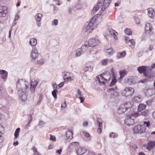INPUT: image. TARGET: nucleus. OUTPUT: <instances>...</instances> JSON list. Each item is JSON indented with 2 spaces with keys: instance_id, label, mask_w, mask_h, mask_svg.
<instances>
[{
  "instance_id": "f257e3e1",
  "label": "nucleus",
  "mask_w": 155,
  "mask_h": 155,
  "mask_svg": "<svg viewBox=\"0 0 155 155\" xmlns=\"http://www.w3.org/2000/svg\"><path fill=\"white\" fill-rule=\"evenodd\" d=\"M29 84L24 79L18 81L17 83V89L19 97L22 102L26 101L27 99L26 91L28 88Z\"/></svg>"
},
{
  "instance_id": "f03ea898",
  "label": "nucleus",
  "mask_w": 155,
  "mask_h": 155,
  "mask_svg": "<svg viewBox=\"0 0 155 155\" xmlns=\"http://www.w3.org/2000/svg\"><path fill=\"white\" fill-rule=\"evenodd\" d=\"M111 2V0H100L95 5L92 11V14H94L102 5L101 8L102 10L104 11L107 7Z\"/></svg>"
},
{
  "instance_id": "7ed1b4c3",
  "label": "nucleus",
  "mask_w": 155,
  "mask_h": 155,
  "mask_svg": "<svg viewBox=\"0 0 155 155\" xmlns=\"http://www.w3.org/2000/svg\"><path fill=\"white\" fill-rule=\"evenodd\" d=\"M111 78L110 75L108 72H106L99 75L97 77L99 83L101 84L110 81Z\"/></svg>"
},
{
  "instance_id": "20e7f679",
  "label": "nucleus",
  "mask_w": 155,
  "mask_h": 155,
  "mask_svg": "<svg viewBox=\"0 0 155 155\" xmlns=\"http://www.w3.org/2000/svg\"><path fill=\"white\" fill-rule=\"evenodd\" d=\"M97 19V17L94 16L91 19L90 21L87 23V26L85 28V31H87L90 29H91V31L93 30L97 26L96 23V20Z\"/></svg>"
},
{
  "instance_id": "39448f33",
  "label": "nucleus",
  "mask_w": 155,
  "mask_h": 155,
  "mask_svg": "<svg viewBox=\"0 0 155 155\" xmlns=\"http://www.w3.org/2000/svg\"><path fill=\"white\" fill-rule=\"evenodd\" d=\"M134 89L131 87H126L121 92L122 96L125 97L132 96L134 93Z\"/></svg>"
},
{
  "instance_id": "423d86ee",
  "label": "nucleus",
  "mask_w": 155,
  "mask_h": 155,
  "mask_svg": "<svg viewBox=\"0 0 155 155\" xmlns=\"http://www.w3.org/2000/svg\"><path fill=\"white\" fill-rule=\"evenodd\" d=\"M139 114L137 112L133 113L125 120V123L127 125H133L134 123V118L137 117Z\"/></svg>"
},
{
  "instance_id": "0eeeda50",
  "label": "nucleus",
  "mask_w": 155,
  "mask_h": 155,
  "mask_svg": "<svg viewBox=\"0 0 155 155\" xmlns=\"http://www.w3.org/2000/svg\"><path fill=\"white\" fill-rule=\"evenodd\" d=\"M63 77L65 82H68L73 80L74 79L73 74L70 72H65Z\"/></svg>"
},
{
  "instance_id": "6e6552de",
  "label": "nucleus",
  "mask_w": 155,
  "mask_h": 155,
  "mask_svg": "<svg viewBox=\"0 0 155 155\" xmlns=\"http://www.w3.org/2000/svg\"><path fill=\"white\" fill-rule=\"evenodd\" d=\"M146 128L143 125H138L135 126L133 128V131L135 133L141 134L145 131Z\"/></svg>"
},
{
  "instance_id": "1a4fd4ad",
  "label": "nucleus",
  "mask_w": 155,
  "mask_h": 155,
  "mask_svg": "<svg viewBox=\"0 0 155 155\" xmlns=\"http://www.w3.org/2000/svg\"><path fill=\"white\" fill-rule=\"evenodd\" d=\"M8 12V7L5 6H0V17H4Z\"/></svg>"
},
{
  "instance_id": "9d476101",
  "label": "nucleus",
  "mask_w": 155,
  "mask_h": 155,
  "mask_svg": "<svg viewBox=\"0 0 155 155\" xmlns=\"http://www.w3.org/2000/svg\"><path fill=\"white\" fill-rule=\"evenodd\" d=\"M100 43V41L98 39H91L88 41L89 45L90 47H94Z\"/></svg>"
},
{
  "instance_id": "9b49d317",
  "label": "nucleus",
  "mask_w": 155,
  "mask_h": 155,
  "mask_svg": "<svg viewBox=\"0 0 155 155\" xmlns=\"http://www.w3.org/2000/svg\"><path fill=\"white\" fill-rule=\"evenodd\" d=\"M149 67L147 66H141L137 68V70L139 73H143V74L146 73V72L148 71L149 69Z\"/></svg>"
},
{
  "instance_id": "f8f14e48",
  "label": "nucleus",
  "mask_w": 155,
  "mask_h": 155,
  "mask_svg": "<svg viewBox=\"0 0 155 155\" xmlns=\"http://www.w3.org/2000/svg\"><path fill=\"white\" fill-rule=\"evenodd\" d=\"M73 133L70 131H67L64 137V139L66 142L69 141L73 138Z\"/></svg>"
},
{
  "instance_id": "ddd939ff",
  "label": "nucleus",
  "mask_w": 155,
  "mask_h": 155,
  "mask_svg": "<svg viewBox=\"0 0 155 155\" xmlns=\"http://www.w3.org/2000/svg\"><path fill=\"white\" fill-rule=\"evenodd\" d=\"M144 75L145 77L147 79H152L155 76V74L154 72H153L149 68V69L148 70V71H147L144 74Z\"/></svg>"
},
{
  "instance_id": "4468645a",
  "label": "nucleus",
  "mask_w": 155,
  "mask_h": 155,
  "mask_svg": "<svg viewBox=\"0 0 155 155\" xmlns=\"http://www.w3.org/2000/svg\"><path fill=\"white\" fill-rule=\"evenodd\" d=\"M145 30L147 34H151L153 32V28L150 23H148L146 25Z\"/></svg>"
},
{
  "instance_id": "2eb2a0df",
  "label": "nucleus",
  "mask_w": 155,
  "mask_h": 155,
  "mask_svg": "<svg viewBox=\"0 0 155 155\" xmlns=\"http://www.w3.org/2000/svg\"><path fill=\"white\" fill-rule=\"evenodd\" d=\"M77 153L78 155H82L86 151V149L81 147L79 146L76 148Z\"/></svg>"
},
{
  "instance_id": "dca6fc26",
  "label": "nucleus",
  "mask_w": 155,
  "mask_h": 155,
  "mask_svg": "<svg viewBox=\"0 0 155 155\" xmlns=\"http://www.w3.org/2000/svg\"><path fill=\"white\" fill-rule=\"evenodd\" d=\"M38 81L34 80L32 81L31 82L30 89L31 93L35 92V89L38 84Z\"/></svg>"
},
{
  "instance_id": "f3484780",
  "label": "nucleus",
  "mask_w": 155,
  "mask_h": 155,
  "mask_svg": "<svg viewBox=\"0 0 155 155\" xmlns=\"http://www.w3.org/2000/svg\"><path fill=\"white\" fill-rule=\"evenodd\" d=\"M38 56V50L36 48H34L31 52V57L32 58V60H35Z\"/></svg>"
},
{
  "instance_id": "a211bd4d",
  "label": "nucleus",
  "mask_w": 155,
  "mask_h": 155,
  "mask_svg": "<svg viewBox=\"0 0 155 155\" xmlns=\"http://www.w3.org/2000/svg\"><path fill=\"white\" fill-rule=\"evenodd\" d=\"M127 110L125 107V106L123 104H121L118 108L117 112L119 114H121Z\"/></svg>"
},
{
  "instance_id": "6ab92c4d",
  "label": "nucleus",
  "mask_w": 155,
  "mask_h": 155,
  "mask_svg": "<svg viewBox=\"0 0 155 155\" xmlns=\"http://www.w3.org/2000/svg\"><path fill=\"white\" fill-rule=\"evenodd\" d=\"M155 146V141H151L148 142L146 147L147 149L149 150Z\"/></svg>"
},
{
  "instance_id": "aec40b11",
  "label": "nucleus",
  "mask_w": 155,
  "mask_h": 155,
  "mask_svg": "<svg viewBox=\"0 0 155 155\" xmlns=\"http://www.w3.org/2000/svg\"><path fill=\"white\" fill-rule=\"evenodd\" d=\"M147 10L148 16L150 18H153L155 15L154 10L152 8H149Z\"/></svg>"
},
{
  "instance_id": "412c9836",
  "label": "nucleus",
  "mask_w": 155,
  "mask_h": 155,
  "mask_svg": "<svg viewBox=\"0 0 155 155\" xmlns=\"http://www.w3.org/2000/svg\"><path fill=\"white\" fill-rule=\"evenodd\" d=\"M114 90V89H112V88L109 89V91L111 94V97L112 98H114L115 97L117 96L119 94L117 91Z\"/></svg>"
},
{
  "instance_id": "4be33fe9",
  "label": "nucleus",
  "mask_w": 155,
  "mask_h": 155,
  "mask_svg": "<svg viewBox=\"0 0 155 155\" xmlns=\"http://www.w3.org/2000/svg\"><path fill=\"white\" fill-rule=\"evenodd\" d=\"M110 71L111 72H112L113 77L112 78V80L111 82L110 86H112L114 85L116 82V80L115 79V77L114 76V73L113 72V68L111 69Z\"/></svg>"
},
{
  "instance_id": "5701e85b",
  "label": "nucleus",
  "mask_w": 155,
  "mask_h": 155,
  "mask_svg": "<svg viewBox=\"0 0 155 155\" xmlns=\"http://www.w3.org/2000/svg\"><path fill=\"white\" fill-rule=\"evenodd\" d=\"M142 99V98L140 95H138L137 96H135L133 99V102H140Z\"/></svg>"
},
{
  "instance_id": "b1692460",
  "label": "nucleus",
  "mask_w": 155,
  "mask_h": 155,
  "mask_svg": "<svg viewBox=\"0 0 155 155\" xmlns=\"http://www.w3.org/2000/svg\"><path fill=\"white\" fill-rule=\"evenodd\" d=\"M29 43L30 45L32 46H35L37 44V40L35 38H31L30 40Z\"/></svg>"
},
{
  "instance_id": "393cba45",
  "label": "nucleus",
  "mask_w": 155,
  "mask_h": 155,
  "mask_svg": "<svg viewBox=\"0 0 155 155\" xmlns=\"http://www.w3.org/2000/svg\"><path fill=\"white\" fill-rule=\"evenodd\" d=\"M134 79V77H128L125 79V82L126 84H130L131 83L134 84V82L132 80Z\"/></svg>"
},
{
  "instance_id": "a878e982",
  "label": "nucleus",
  "mask_w": 155,
  "mask_h": 155,
  "mask_svg": "<svg viewBox=\"0 0 155 155\" xmlns=\"http://www.w3.org/2000/svg\"><path fill=\"white\" fill-rule=\"evenodd\" d=\"M146 105L143 104H140L138 107V111L141 112V111L145 109Z\"/></svg>"
},
{
  "instance_id": "bb28decb",
  "label": "nucleus",
  "mask_w": 155,
  "mask_h": 155,
  "mask_svg": "<svg viewBox=\"0 0 155 155\" xmlns=\"http://www.w3.org/2000/svg\"><path fill=\"white\" fill-rule=\"evenodd\" d=\"M126 52L125 51L122 52H119L117 53V57L118 59L121 58L125 56L126 55Z\"/></svg>"
},
{
  "instance_id": "cd10ccee",
  "label": "nucleus",
  "mask_w": 155,
  "mask_h": 155,
  "mask_svg": "<svg viewBox=\"0 0 155 155\" xmlns=\"http://www.w3.org/2000/svg\"><path fill=\"white\" fill-rule=\"evenodd\" d=\"M109 32L110 34L112 35L115 40L117 39V37L116 36V35L117 34L115 30H111Z\"/></svg>"
},
{
  "instance_id": "c85d7f7f",
  "label": "nucleus",
  "mask_w": 155,
  "mask_h": 155,
  "mask_svg": "<svg viewBox=\"0 0 155 155\" xmlns=\"http://www.w3.org/2000/svg\"><path fill=\"white\" fill-rule=\"evenodd\" d=\"M107 53L109 55H112L114 52V51L111 48H109L106 50Z\"/></svg>"
},
{
  "instance_id": "c756f323",
  "label": "nucleus",
  "mask_w": 155,
  "mask_h": 155,
  "mask_svg": "<svg viewBox=\"0 0 155 155\" xmlns=\"http://www.w3.org/2000/svg\"><path fill=\"white\" fill-rule=\"evenodd\" d=\"M42 16V15L41 14L38 13L35 16V18L37 21H41Z\"/></svg>"
},
{
  "instance_id": "7c9ffc66",
  "label": "nucleus",
  "mask_w": 155,
  "mask_h": 155,
  "mask_svg": "<svg viewBox=\"0 0 155 155\" xmlns=\"http://www.w3.org/2000/svg\"><path fill=\"white\" fill-rule=\"evenodd\" d=\"M88 47L87 45H84L80 48L81 49L82 52L84 53L86 51Z\"/></svg>"
},
{
  "instance_id": "2f4dec72",
  "label": "nucleus",
  "mask_w": 155,
  "mask_h": 155,
  "mask_svg": "<svg viewBox=\"0 0 155 155\" xmlns=\"http://www.w3.org/2000/svg\"><path fill=\"white\" fill-rule=\"evenodd\" d=\"M126 107V108L127 110V109L128 108H130L132 107L133 104L130 102H128L126 103L123 104Z\"/></svg>"
},
{
  "instance_id": "473e14b6",
  "label": "nucleus",
  "mask_w": 155,
  "mask_h": 155,
  "mask_svg": "<svg viewBox=\"0 0 155 155\" xmlns=\"http://www.w3.org/2000/svg\"><path fill=\"white\" fill-rule=\"evenodd\" d=\"M20 128H18L16 129L14 134L15 138L16 139L18 137L19 135V132H20Z\"/></svg>"
},
{
  "instance_id": "72a5a7b5",
  "label": "nucleus",
  "mask_w": 155,
  "mask_h": 155,
  "mask_svg": "<svg viewBox=\"0 0 155 155\" xmlns=\"http://www.w3.org/2000/svg\"><path fill=\"white\" fill-rule=\"evenodd\" d=\"M83 53L82 52L81 49L80 48L78 49L76 51V55L77 56H79L81 54H83Z\"/></svg>"
},
{
  "instance_id": "f704fd0d",
  "label": "nucleus",
  "mask_w": 155,
  "mask_h": 155,
  "mask_svg": "<svg viewBox=\"0 0 155 155\" xmlns=\"http://www.w3.org/2000/svg\"><path fill=\"white\" fill-rule=\"evenodd\" d=\"M153 90L152 89H149L147 90L146 91H145V92L148 96L151 95Z\"/></svg>"
},
{
  "instance_id": "c9c22d12",
  "label": "nucleus",
  "mask_w": 155,
  "mask_h": 155,
  "mask_svg": "<svg viewBox=\"0 0 155 155\" xmlns=\"http://www.w3.org/2000/svg\"><path fill=\"white\" fill-rule=\"evenodd\" d=\"M143 123V124L142 125H143L144 127H145V126H146L147 127H149L150 124L149 121H144Z\"/></svg>"
},
{
  "instance_id": "e433bc0d",
  "label": "nucleus",
  "mask_w": 155,
  "mask_h": 155,
  "mask_svg": "<svg viewBox=\"0 0 155 155\" xmlns=\"http://www.w3.org/2000/svg\"><path fill=\"white\" fill-rule=\"evenodd\" d=\"M128 43L130 47L132 48L131 46L134 45L135 44V42L133 39L129 40V41L127 42Z\"/></svg>"
},
{
  "instance_id": "4c0bfd02",
  "label": "nucleus",
  "mask_w": 155,
  "mask_h": 155,
  "mask_svg": "<svg viewBox=\"0 0 155 155\" xmlns=\"http://www.w3.org/2000/svg\"><path fill=\"white\" fill-rule=\"evenodd\" d=\"M119 73L120 75V78H123L125 75V71L124 70L121 71H120Z\"/></svg>"
},
{
  "instance_id": "58836bf2",
  "label": "nucleus",
  "mask_w": 155,
  "mask_h": 155,
  "mask_svg": "<svg viewBox=\"0 0 155 155\" xmlns=\"http://www.w3.org/2000/svg\"><path fill=\"white\" fill-rule=\"evenodd\" d=\"M124 32L127 35H130L131 34L132 32L131 30L129 28H127L124 30Z\"/></svg>"
},
{
  "instance_id": "ea45409f",
  "label": "nucleus",
  "mask_w": 155,
  "mask_h": 155,
  "mask_svg": "<svg viewBox=\"0 0 155 155\" xmlns=\"http://www.w3.org/2000/svg\"><path fill=\"white\" fill-rule=\"evenodd\" d=\"M34 152V155H39L40 154H39L37 151V149L35 147H33L32 149Z\"/></svg>"
},
{
  "instance_id": "a19ab883",
  "label": "nucleus",
  "mask_w": 155,
  "mask_h": 155,
  "mask_svg": "<svg viewBox=\"0 0 155 155\" xmlns=\"http://www.w3.org/2000/svg\"><path fill=\"white\" fill-rule=\"evenodd\" d=\"M67 104L66 101H64V102L61 105V108L62 110H64L67 107Z\"/></svg>"
},
{
  "instance_id": "79ce46f5",
  "label": "nucleus",
  "mask_w": 155,
  "mask_h": 155,
  "mask_svg": "<svg viewBox=\"0 0 155 155\" xmlns=\"http://www.w3.org/2000/svg\"><path fill=\"white\" fill-rule=\"evenodd\" d=\"M109 61L108 59H103L101 61V63L103 65H106L107 62Z\"/></svg>"
},
{
  "instance_id": "37998d69",
  "label": "nucleus",
  "mask_w": 155,
  "mask_h": 155,
  "mask_svg": "<svg viewBox=\"0 0 155 155\" xmlns=\"http://www.w3.org/2000/svg\"><path fill=\"white\" fill-rule=\"evenodd\" d=\"M71 145L74 147H78L79 145V143L77 142H73L71 143Z\"/></svg>"
},
{
  "instance_id": "c03bdc74",
  "label": "nucleus",
  "mask_w": 155,
  "mask_h": 155,
  "mask_svg": "<svg viewBox=\"0 0 155 155\" xmlns=\"http://www.w3.org/2000/svg\"><path fill=\"white\" fill-rule=\"evenodd\" d=\"M57 91V90L56 89H54L52 91V95L54 98H57L56 92Z\"/></svg>"
},
{
  "instance_id": "a18cd8bd",
  "label": "nucleus",
  "mask_w": 155,
  "mask_h": 155,
  "mask_svg": "<svg viewBox=\"0 0 155 155\" xmlns=\"http://www.w3.org/2000/svg\"><path fill=\"white\" fill-rule=\"evenodd\" d=\"M8 76V72H6L5 73L3 74L2 76L1 77L2 78L5 80L7 78Z\"/></svg>"
},
{
  "instance_id": "49530a36",
  "label": "nucleus",
  "mask_w": 155,
  "mask_h": 155,
  "mask_svg": "<svg viewBox=\"0 0 155 155\" xmlns=\"http://www.w3.org/2000/svg\"><path fill=\"white\" fill-rule=\"evenodd\" d=\"M37 63L38 64L41 65L44 63V61L43 59H40L37 61Z\"/></svg>"
},
{
  "instance_id": "de8ad7c7",
  "label": "nucleus",
  "mask_w": 155,
  "mask_h": 155,
  "mask_svg": "<svg viewBox=\"0 0 155 155\" xmlns=\"http://www.w3.org/2000/svg\"><path fill=\"white\" fill-rule=\"evenodd\" d=\"M50 139L52 140L53 141H56V138L55 136H54L51 135H50Z\"/></svg>"
},
{
  "instance_id": "09e8293b",
  "label": "nucleus",
  "mask_w": 155,
  "mask_h": 155,
  "mask_svg": "<svg viewBox=\"0 0 155 155\" xmlns=\"http://www.w3.org/2000/svg\"><path fill=\"white\" fill-rule=\"evenodd\" d=\"M78 94L80 96H82L83 95V94L82 93V92L79 89L78 90Z\"/></svg>"
},
{
  "instance_id": "8fccbe9b",
  "label": "nucleus",
  "mask_w": 155,
  "mask_h": 155,
  "mask_svg": "<svg viewBox=\"0 0 155 155\" xmlns=\"http://www.w3.org/2000/svg\"><path fill=\"white\" fill-rule=\"evenodd\" d=\"M135 21L137 24H139L140 22V20L138 18H135Z\"/></svg>"
},
{
  "instance_id": "3c124183",
  "label": "nucleus",
  "mask_w": 155,
  "mask_h": 155,
  "mask_svg": "<svg viewBox=\"0 0 155 155\" xmlns=\"http://www.w3.org/2000/svg\"><path fill=\"white\" fill-rule=\"evenodd\" d=\"M110 137L115 138V135L114 133L112 132L110 134Z\"/></svg>"
},
{
  "instance_id": "603ef678",
  "label": "nucleus",
  "mask_w": 155,
  "mask_h": 155,
  "mask_svg": "<svg viewBox=\"0 0 155 155\" xmlns=\"http://www.w3.org/2000/svg\"><path fill=\"white\" fill-rule=\"evenodd\" d=\"M79 98L80 99L81 103H82L84 102V97L82 96H81L79 97Z\"/></svg>"
},
{
  "instance_id": "864d4df0",
  "label": "nucleus",
  "mask_w": 155,
  "mask_h": 155,
  "mask_svg": "<svg viewBox=\"0 0 155 155\" xmlns=\"http://www.w3.org/2000/svg\"><path fill=\"white\" fill-rule=\"evenodd\" d=\"M89 67H91V66H90ZM89 67H85L83 69V71L84 72H86L89 69Z\"/></svg>"
},
{
  "instance_id": "5fc2aeb1",
  "label": "nucleus",
  "mask_w": 155,
  "mask_h": 155,
  "mask_svg": "<svg viewBox=\"0 0 155 155\" xmlns=\"http://www.w3.org/2000/svg\"><path fill=\"white\" fill-rule=\"evenodd\" d=\"M42 95L41 96V97H40L39 98L38 100L37 101V104H39L41 102L42 99Z\"/></svg>"
},
{
  "instance_id": "6e6d98bb",
  "label": "nucleus",
  "mask_w": 155,
  "mask_h": 155,
  "mask_svg": "<svg viewBox=\"0 0 155 155\" xmlns=\"http://www.w3.org/2000/svg\"><path fill=\"white\" fill-rule=\"evenodd\" d=\"M98 127L102 128V123L100 122L99 120L98 121Z\"/></svg>"
},
{
  "instance_id": "4d7b16f0",
  "label": "nucleus",
  "mask_w": 155,
  "mask_h": 155,
  "mask_svg": "<svg viewBox=\"0 0 155 155\" xmlns=\"http://www.w3.org/2000/svg\"><path fill=\"white\" fill-rule=\"evenodd\" d=\"M88 124V122L87 121H85L83 122V125L84 127H87Z\"/></svg>"
},
{
  "instance_id": "13d9d810",
  "label": "nucleus",
  "mask_w": 155,
  "mask_h": 155,
  "mask_svg": "<svg viewBox=\"0 0 155 155\" xmlns=\"http://www.w3.org/2000/svg\"><path fill=\"white\" fill-rule=\"evenodd\" d=\"M6 72H7L6 71H5L4 70H0V74H4Z\"/></svg>"
},
{
  "instance_id": "bf43d9fd",
  "label": "nucleus",
  "mask_w": 155,
  "mask_h": 155,
  "mask_svg": "<svg viewBox=\"0 0 155 155\" xmlns=\"http://www.w3.org/2000/svg\"><path fill=\"white\" fill-rule=\"evenodd\" d=\"M64 84V83L63 82H61L58 85V87H59L61 88L63 86Z\"/></svg>"
},
{
  "instance_id": "052dcab7",
  "label": "nucleus",
  "mask_w": 155,
  "mask_h": 155,
  "mask_svg": "<svg viewBox=\"0 0 155 155\" xmlns=\"http://www.w3.org/2000/svg\"><path fill=\"white\" fill-rule=\"evenodd\" d=\"M38 125L39 126H41V127H43L44 125V123L42 121H40Z\"/></svg>"
},
{
  "instance_id": "680f3d73",
  "label": "nucleus",
  "mask_w": 155,
  "mask_h": 155,
  "mask_svg": "<svg viewBox=\"0 0 155 155\" xmlns=\"http://www.w3.org/2000/svg\"><path fill=\"white\" fill-rule=\"evenodd\" d=\"M19 18V16L18 15H16L15 16V18H14V21H16L18 20V18Z\"/></svg>"
},
{
  "instance_id": "e2e57ef3",
  "label": "nucleus",
  "mask_w": 155,
  "mask_h": 155,
  "mask_svg": "<svg viewBox=\"0 0 155 155\" xmlns=\"http://www.w3.org/2000/svg\"><path fill=\"white\" fill-rule=\"evenodd\" d=\"M102 128L98 127L97 129V132L99 134L101 133L102 132Z\"/></svg>"
},
{
  "instance_id": "0e129e2a",
  "label": "nucleus",
  "mask_w": 155,
  "mask_h": 155,
  "mask_svg": "<svg viewBox=\"0 0 155 155\" xmlns=\"http://www.w3.org/2000/svg\"><path fill=\"white\" fill-rule=\"evenodd\" d=\"M142 115L145 116L147 114V111L146 110L143 111L141 113Z\"/></svg>"
},
{
  "instance_id": "69168bd1",
  "label": "nucleus",
  "mask_w": 155,
  "mask_h": 155,
  "mask_svg": "<svg viewBox=\"0 0 155 155\" xmlns=\"http://www.w3.org/2000/svg\"><path fill=\"white\" fill-rule=\"evenodd\" d=\"M55 25H57L58 23V21L57 19H54L53 21Z\"/></svg>"
},
{
  "instance_id": "338daca9",
  "label": "nucleus",
  "mask_w": 155,
  "mask_h": 155,
  "mask_svg": "<svg viewBox=\"0 0 155 155\" xmlns=\"http://www.w3.org/2000/svg\"><path fill=\"white\" fill-rule=\"evenodd\" d=\"M125 40L126 43H127V42L129 41V40H130V39L128 37H125Z\"/></svg>"
},
{
  "instance_id": "774afa93",
  "label": "nucleus",
  "mask_w": 155,
  "mask_h": 155,
  "mask_svg": "<svg viewBox=\"0 0 155 155\" xmlns=\"http://www.w3.org/2000/svg\"><path fill=\"white\" fill-rule=\"evenodd\" d=\"M88 155H95L94 153L92 152H89L88 154Z\"/></svg>"
}]
</instances>
